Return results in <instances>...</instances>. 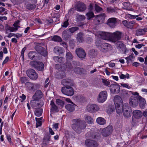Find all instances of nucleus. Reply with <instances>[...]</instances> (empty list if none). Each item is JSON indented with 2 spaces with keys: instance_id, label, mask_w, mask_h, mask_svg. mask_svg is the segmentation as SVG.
Returning a JSON list of instances; mask_svg holds the SVG:
<instances>
[{
  "instance_id": "f257e3e1",
  "label": "nucleus",
  "mask_w": 147,
  "mask_h": 147,
  "mask_svg": "<svg viewBox=\"0 0 147 147\" xmlns=\"http://www.w3.org/2000/svg\"><path fill=\"white\" fill-rule=\"evenodd\" d=\"M86 124L84 121H81L79 119H74V130L78 133L81 132L82 129L85 128Z\"/></svg>"
},
{
  "instance_id": "f03ea898",
  "label": "nucleus",
  "mask_w": 147,
  "mask_h": 147,
  "mask_svg": "<svg viewBox=\"0 0 147 147\" xmlns=\"http://www.w3.org/2000/svg\"><path fill=\"white\" fill-rule=\"evenodd\" d=\"M114 101L117 113L120 115L122 113V108L120 106L123 105L122 100L120 96L116 95L114 97Z\"/></svg>"
},
{
  "instance_id": "7ed1b4c3",
  "label": "nucleus",
  "mask_w": 147,
  "mask_h": 147,
  "mask_svg": "<svg viewBox=\"0 0 147 147\" xmlns=\"http://www.w3.org/2000/svg\"><path fill=\"white\" fill-rule=\"evenodd\" d=\"M122 110L125 117H129L131 116V109L127 103H125L123 105Z\"/></svg>"
},
{
  "instance_id": "20e7f679",
  "label": "nucleus",
  "mask_w": 147,
  "mask_h": 147,
  "mask_svg": "<svg viewBox=\"0 0 147 147\" xmlns=\"http://www.w3.org/2000/svg\"><path fill=\"white\" fill-rule=\"evenodd\" d=\"M30 65L37 70L42 71L44 69V65L43 63L40 62L32 61L30 63Z\"/></svg>"
},
{
  "instance_id": "39448f33",
  "label": "nucleus",
  "mask_w": 147,
  "mask_h": 147,
  "mask_svg": "<svg viewBox=\"0 0 147 147\" xmlns=\"http://www.w3.org/2000/svg\"><path fill=\"white\" fill-rule=\"evenodd\" d=\"M122 36V33L117 31L113 33H111V41L114 43L120 40Z\"/></svg>"
},
{
  "instance_id": "423d86ee",
  "label": "nucleus",
  "mask_w": 147,
  "mask_h": 147,
  "mask_svg": "<svg viewBox=\"0 0 147 147\" xmlns=\"http://www.w3.org/2000/svg\"><path fill=\"white\" fill-rule=\"evenodd\" d=\"M26 74L27 76L32 80H36L38 78V74L33 69H28L26 71Z\"/></svg>"
},
{
  "instance_id": "0eeeda50",
  "label": "nucleus",
  "mask_w": 147,
  "mask_h": 147,
  "mask_svg": "<svg viewBox=\"0 0 147 147\" xmlns=\"http://www.w3.org/2000/svg\"><path fill=\"white\" fill-rule=\"evenodd\" d=\"M107 93L106 91H103L98 94L97 99L98 102L102 103L104 102L107 99Z\"/></svg>"
},
{
  "instance_id": "6e6552de",
  "label": "nucleus",
  "mask_w": 147,
  "mask_h": 147,
  "mask_svg": "<svg viewBox=\"0 0 147 147\" xmlns=\"http://www.w3.org/2000/svg\"><path fill=\"white\" fill-rule=\"evenodd\" d=\"M72 86H67L66 87H63L61 88L62 92L64 94L71 96L74 94V90L71 87Z\"/></svg>"
},
{
  "instance_id": "1a4fd4ad",
  "label": "nucleus",
  "mask_w": 147,
  "mask_h": 147,
  "mask_svg": "<svg viewBox=\"0 0 147 147\" xmlns=\"http://www.w3.org/2000/svg\"><path fill=\"white\" fill-rule=\"evenodd\" d=\"M75 7L76 10L80 12L84 11L87 8L86 5L84 3L80 1L76 2Z\"/></svg>"
},
{
  "instance_id": "9d476101",
  "label": "nucleus",
  "mask_w": 147,
  "mask_h": 147,
  "mask_svg": "<svg viewBox=\"0 0 147 147\" xmlns=\"http://www.w3.org/2000/svg\"><path fill=\"white\" fill-rule=\"evenodd\" d=\"M30 104L32 107L34 109L41 107L43 105V102L41 100L33 99L30 102Z\"/></svg>"
},
{
  "instance_id": "9b49d317",
  "label": "nucleus",
  "mask_w": 147,
  "mask_h": 147,
  "mask_svg": "<svg viewBox=\"0 0 147 147\" xmlns=\"http://www.w3.org/2000/svg\"><path fill=\"white\" fill-rule=\"evenodd\" d=\"M100 109L99 107L96 104H93L88 105L87 107L88 111L91 113H94L98 111Z\"/></svg>"
},
{
  "instance_id": "f8f14e48",
  "label": "nucleus",
  "mask_w": 147,
  "mask_h": 147,
  "mask_svg": "<svg viewBox=\"0 0 147 147\" xmlns=\"http://www.w3.org/2000/svg\"><path fill=\"white\" fill-rule=\"evenodd\" d=\"M112 131V127L111 126H108L102 129L101 133L103 136L106 137L111 135Z\"/></svg>"
},
{
  "instance_id": "ddd939ff",
  "label": "nucleus",
  "mask_w": 147,
  "mask_h": 147,
  "mask_svg": "<svg viewBox=\"0 0 147 147\" xmlns=\"http://www.w3.org/2000/svg\"><path fill=\"white\" fill-rule=\"evenodd\" d=\"M35 50L41 55L46 56L47 55V52L43 47L39 46L36 45L35 47Z\"/></svg>"
},
{
  "instance_id": "4468645a",
  "label": "nucleus",
  "mask_w": 147,
  "mask_h": 147,
  "mask_svg": "<svg viewBox=\"0 0 147 147\" xmlns=\"http://www.w3.org/2000/svg\"><path fill=\"white\" fill-rule=\"evenodd\" d=\"M75 52L77 56L82 59L86 56L85 52L82 48L80 47L76 49Z\"/></svg>"
},
{
  "instance_id": "2eb2a0df",
  "label": "nucleus",
  "mask_w": 147,
  "mask_h": 147,
  "mask_svg": "<svg viewBox=\"0 0 147 147\" xmlns=\"http://www.w3.org/2000/svg\"><path fill=\"white\" fill-rule=\"evenodd\" d=\"M85 145L87 147H98V144L95 141L89 139L85 141Z\"/></svg>"
},
{
  "instance_id": "dca6fc26",
  "label": "nucleus",
  "mask_w": 147,
  "mask_h": 147,
  "mask_svg": "<svg viewBox=\"0 0 147 147\" xmlns=\"http://www.w3.org/2000/svg\"><path fill=\"white\" fill-rule=\"evenodd\" d=\"M51 136L49 134H47L44 136L41 145L42 146H46L48 145L49 143V142L51 141Z\"/></svg>"
},
{
  "instance_id": "f3484780",
  "label": "nucleus",
  "mask_w": 147,
  "mask_h": 147,
  "mask_svg": "<svg viewBox=\"0 0 147 147\" xmlns=\"http://www.w3.org/2000/svg\"><path fill=\"white\" fill-rule=\"evenodd\" d=\"M110 87V90L112 93L116 94L119 92L120 88L118 85L112 84Z\"/></svg>"
},
{
  "instance_id": "a211bd4d",
  "label": "nucleus",
  "mask_w": 147,
  "mask_h": 147,
  "mask_svg": "<svg viewBox=\"0 0 147 147\" xmlns=\"http://www.w3.org/2000/svg\"><path fill=\"white\" fill-rule=\"evenodd\" d=\"M25 85L26 88L28 90L34 91L36 90L35 86L36 87L38 85H35L34 83L27 82L26 83Z\"/></svg>"
},
{
  "instance_id": "6ab92c4d",
  "label": "nucleus",
  "mask_w": 147,
  "mask_h": 147,
  "mask_svg": "<svg viewBox=\"0 0 147 147\" xmlns=\"http://www.w3.org/2000/svg\"><path fill=\"white\" fill-rule=\"evenodd\" d=\"M101 38L105 40H110L111 41V33L101 32L100 33Z\"/></svg>"
},
{
  "instance_id": "aec40b11",
  "label": "nucleus",
  "mask_w": 147,
  "mask_h": 147,
  "mask_svg": "<svg viewBox=\"0 0 147 147\" xmlns=\"http://www.w3.org/2000/svg\"><path fill=\"white\" fill-rule=\"evenodd\" d=\"M42 96V93L41 91L39 90H36L32 96V99L34 100H38L41 98Z\"/></svg>"
},
{
  "instance_id": "412c9836",
  "label": "nucleus",
  "mask_w": 147,
  "mask_h": 147,
  "mask_svg": "<svg viewBox=\"0 0 147 147\" xmlns=\"http://www.w3.org/2000/svg\"><path fill=\"white\" fill-rule=\"evenodd\" d=\"M116 22V18H111L108 20L107 24L111 27L113 28L115 26Z\"/></svg>"
},
{
  "instance_id": "4be33fe9",
  "label": "nucleus",
  "mask_w": 147,
  "mask_h": 147,
  "mask_svg": "<svg viewBox=\"0 0 147 147\" xmlns=\"http://www.w3.org/2000/svg\"><path fill=\"white\" fill-rule=\"evenodd\" d=\"M100 50L103 52H106L108 51L109 48L111 47V45L107 43H103L100 45Z\"/></svg>"
},
{
  "instance_id": "5701e85b",
  "label": "nucleus",
  "mask_w": 147,
  "mask_h": 147,
  "mask_svg": "<svg viewBox=\"0 0 147 147\" xmlns=\"http://www.w3.org/2000/svg\"><path fill=\"white\" fill-rule=\"evenodd\" d=\"M62 84L65 87L67 86H73V80L70 79H63L61 82Z\"/></svg>"
},
{
  "instance_id": "b1692460",
  "label": "nucleus",
  "mask_w": 147,
  "mask_h": 147,
  "mask_svg": "<svg viewBox=\"0 0 147 147\" xmlns=\"http://www.w3.org/2000/svg\"><path fill=\"white\" fill-rule=\"evenodd\" d=\"M122 22L125 26L128 28H131L135 24V22L134 21H127L125 20L123 21Z\"/></svg>"
},
{
  "instance_id": "393cba45",
  "label": "nucleus",
  "mask_w": 147,
  "mask_h": 147,
  "mask_svg": "<svg viewBox=\"0 0 147 147\" xmlns=\"http://www.w3.org/2000/svg\"><path fill=\"white\" fill-rule=\"evenodd\" d=\"M24 2L25 4H27V3H37V0H17L15 4H20Z\"/></svg>"
},
{
  "instance_id": "a878e982",
  "label": "nucleus",
  "mask_w": 147,
  "mask_h": 147,
  "mask_svg": "<svg viewBox=\"0 0 147 147\" xmlns=\"http://www.w3.org/2000/svg\"><path fill=\"white\" fill-rule=\"evenodd\" d=\"M133 114L134 117L137 119L141 118L142 116V112L138 110L134 111L133 112Z\"/></svg>"
},
{
  "instance_id": "bb28decb",
  "label": "nucleus",
  "mask_w": 147,
  "mask_h": 147,
  "mask_svg": "<svg viewBox=\"0 0 147 147\" xmlns=\"http://www.w3.org/2000/svg\"><path fill=\"white\" fill-rule=\"evenodd\" d=\"M146 32H147V28L139 29L136 31V35L137 36L142 35L144 34Z\"/></svg>"
},
{
  "instance_id": "cd10ccee",
  "label": "nucleus",
  "mask_w": 147,
  "mask_h": 147,
  "mask_svg": "<svg viewBox=\"0 0 147 147\" xmlns=\"http://www.w3.org/2000/svg\"><path fill=\"white\" fill-rule=\"evenodd\" d=\"M129 103L133 107H135L138 105L137 100L136 98H131L129 100Z\"/></svg>"
},
{
  "instance_id": "c85d7f7f",
  "label": "nucleus",
  "mask_w": 147,
  "mask_h": 147,
  "mask_svg": "<svg viewBox=\"0 0 147 147\" xmlns=\"http://www.w3.org/2000/svg\"><path fill=\"white\" fill-rule=\"evenodd\" d=\"M50 105L51 106V111L52 112H58V107L54 103L53 100L51 101Z\"/></svg>"
},
{
  "instance_id": "c756f323",
  "label": "nucleus",
  "mask_w": 147,
  "mask_h": 147,
  "mask_svg": "<svg viewBox=\"0 0 147 147\" xmlns=\"http://www.w3.org/2000/svg\"><path fill=\"white\" fill-rule=\"evenodd\" d=\"M119 9L116 7H114L113 8L111 7H108L107 8V11L109 13H117Z\"/></svg>"
},
{
  "instance_id": "7c9ffc66",
  "label": "nucleus",
  "mask_w": 147,
  "mask_h": 147,
  "mask_svg": "<svg viewBox=\"0 0 147 147\" xmlns=\"http://www.w3.org/2000/svg\"><path fill=\"white\" fill-rule=\"evenodd\" d=\"M140 100L139 105L140 107L141 108H144L146 104V101L145 99L142 98L141 96H139L138 97Z\"/></svg>"
},
{
  "instance_id": "2f4dec72",
  "label": "nucleus",
  "mask_w": 147,
  "mask_h": 147,
  "mask_svg": "<svg viewBox=\"0 0 147 147\" xmlns=\"http://www.w3.org/2000/svg\"><path fill=\"white\" fill-rule=\"evenodd\" d=\"M97 51H95L94 49H92L89 51L88 55L90 58H93L95 57L97 55Z\"/></svg>"
},
{
  "instance_id": "473e14b6",
  "label": "nucleus",
  "mask_w": 147,
  "mask_h": 147,
  "mask_svg": "<svg viewBox=\"0 0 147 147\" xmlns=\"http://www.w3.org/2000/svg\"><path fill=\"white\" fill-rule=\"evenodd\" d=\"M35 4L32 3H27V4H25V5L27 9L29 10H32L36 8Z\"/></svg>"
},
{
  "instance_id": "72a5a7b5",
  "label": "nucleus",
  "mask_w": 147,
  "mask_h": 147,
  "mask_svg": "<svg viewBox=\"0 0 147 147\" xmlns=\"http://www.w3.org/2000/svg\"><path fill=\"white\" fill-rule=\"evenodd\" d=\"M96 122L99 124L104 125L106 123L105 120L101 117H98L96 119Z\"/></svg>"
},
{
  "instance_id": "f704fd0d",
  "label": "nucleus",
  "mask_w": 147,
  "mask_h": 147,
  "mask_svg": "<svg viewBox=\"0 0 147 147\" xmlns=\"http://www.w3.org/2000/svg\"><path fill=\"white\" fill-rule=\"evenodd\" d=\"M54 60L56 62L60 63H63L65 61V59L62 57L54 56L53 57Z\"/></svg>"
},
{
  "instance_id": "c9c22d12",
  "label": "nucleus",
  "mask_w": 147,
  "mask_h": 147,
  "mask_svg": "<svg viewBox=\"0 0 147 147\" xmlns=\"http://www.w3.org/2000/svg\"><path fill=\"white\" fill-rule=\"evenodd\" d=\"M54 51L57 54H60L63 53V50L61 47L57 46L54 48Z\"/></svg>"
},
{
  "instance_id": "e433bc0d",
  "label": "nucleus",
  "mask_w": 147,
  "mask_h": 147,
  "mask_svg": "<svg viewBox=\"0 0 147 147\" xmlns=\"http://www.w3.org/2000/svg\"><path fill=\"white\" fill-rule=\"evenodd\" d=\"M115 111V109L113 105H109L107 109V112L109 114H111Z\"/></svg>"
},
{
  "instance_id": "4c0bfd02",
  "label": "nucleus",
  "mask_w": 147,
  "mask_h": 147,
  "mask_svg": "<svg viewBox=\"0 0 147 147\" xmlns=\"http://www.w3.org/2000/svg\"><path fill=\"white\" fill-rule=\"evenodd\" d=\"M85 120L88 123L92 124L93 122V119L90 116L86 115Z\"/></svg>"
},
{
  "instance_id": "58836bf2",
  "label": "nucleus",
  "mask_w": 147,
  "mask_h": 147,
  "mask_svg": "<svg viewBox=\"0 0 147 147\" xmlns=\"http://www.w3.org/2000/svg\"><path fill=\"white\" fill-rule=\"evenodd\" d=\"M116 42V47L117 49H121L125 47V46L122 42L117 41Z\"/></svg>"
},
{
  "instance_id": "ea45409f",
  "label": "nucleus",
  "mask_w": 147,
  "mask_h": 147,
  "mask_svg": "<svg viewBox=\"0 0 147 147\" xmlns=\"http://www.w3.org/2000/svg\"><path fill=\"white\" fill-rule=\"evenodd\" d=\"M42 109H37L35 111V114L37 117L40 116L42 114Z\"/></svg>"
},
{
  "instance_id": "a19ab883",
  "label": "nucleus",
  "mask_w": 147,
  "mask_h": 147,
  "mask_svg": "<svg viewBox=\"0 0 147 147\" xmlns=\"http://www.w3.org/2000/svg\"><path fill=\"white\" fill-rule=\"evenodd\" d=\"M36 52L31 51H30L28 54V56L29 58L33 59L36 56Z\"/></svg>"
},
{
  "instance_id": "79ce46f5",
  "label": "nucleus",
  "mask_w": 147,
  "mask_h": 147,
  "mask_svg": "<svg viewBox=\"0 0 147 147\" xmlns=\"http://www.w3.org/2000/svg\"><path fill=\"white\" fill-rule=\"evenodd\" d=\"M65 108L68 111L72 112L74 110V105H72L68 104L65 106Z\"/></svg>"
},
{
  "instance_id": "37998d69",
  "label": "nucleus",
  "mask_w": 147,
  "mask_h": 147,
  "mask_svg": "<svg viewBox=\"0 0 147 147\" xmlns=\"http://www.w3.org/2000/svg\"><path fill=\"white\" fill-rule=\"evenodd\" d=\"M86 15L88 19H90L93 17L94 16V13L92 11H88V12L86 13Z\"/></svg>"
},
{
  "instance_id": "c03bdc74",
  "label": "nucleus",
  "mask_w": 147,
  "mask_h": 147,
  "mask_svg": "<svg viewBox=\"0 0 147 147\" xmlns=\"http://www.w3.org/2000/svg\"><path fill=\"white\" fill-rule=\"evenodd\" d=\"M82 36L83 34L82 33H79L78 34L77 38L79 42H82L83 41Z\"/></svg>"
},
{
  "instance_id": "a18cd8bd",
  "label": "nucleus",
  "mask_w": 147,
  "mask_h": 147,
  "mask_svg": "<svg viewBox=\"0 0 147 147\" xmlns=\"http://www.w3.org/2000/svg\"><path fill=\"white\" fill-rule=\"evenodd\" d=\"M18 34L10 33L9 34L7 37L8 38H10L13 36H14L18 38L22 36V35L21 34Z\"/></svg>"
},
{
  "instance_id": "49530a36",
  "label": "nucleus",
  "mask_w": 147,
  "mask_h": 147,
  "mask_svg": "<svg viewBox=\"0 0 147 147\" xmlns=\"http://www.w3.org/2000/svg\"><path fill=\"white\" fill-rule=\"evenodd\" d=\"M66 60H67L72 61L73 59V56L72 54L70 52H68L66 54Z\"/></svg>"
},
{
  "instance_id": "de8ad7c7",
  "label": "nucleus",
  "mask_w": 147,
  "mask_h": 147,
  "mask_svg": "<svg viewBox=\"0 0 147 147\" xmlns=\"http://www.w3.org/2000/svg\"><path fill=\"white\" fill-rule=\"evenodd\" d=\"M53 40L57 42H61L62 41V39L61 38L58 36H54L52 38Z\"/></svg>"
},
{
  "instance_id": "09e8293b",
  "label": "nucleus",
  "mask_w": 147,
  "mask_h": 147,
  "mask_svg": "<svg viewBox=\"0 0 147 147\" xmlns=\"http://www.w3.org/2000/svg\"><path fill=\"white\" fill-rule=\"evenodd\" d=\"M35 119L36 122V127H38L41 125V122L40 121L42 119V117L39 118L36 117Z\"/></svg>"
},
{
  "instance_id": "8fccbe9b",
  "label": "nucleus",
  "mask_w": 147,
  "mask_h": 147,
  "mask_svg": "<svg viewBox=\"0 0 147 147\" xmlns=\"http://www.w3.org/2000/svg\"><path fill=\"white\" fill-rule=\"evenodd\" d=\"M124 7L123 8L129 11H131V8L129 7V4L127 2H124L123 3Z\"/></svg>"
},
{
  "instance_id": "3c124183",
  "label": "nucleus",
  "mask_w": 147,
  "mask_h": 147,
  "mask_svg": "<svg viewBox=\"0 0 147 147\" xmlns=\"http://www.w3.org/2000/svg\"><path fill=\"white\" fill-rule=\"evenodd\" d=\"M94 8L96 11L97 12H100L103 10V9L102 8L96 4H95Z\"/></svg>"
},
{
  "instance_id": "603ef678",
  "label": "nucleus",
  "mask_w": 147,
  "mask_h": 147,
  "mask_svg": "<svg viewBox=\"0 0 147 147\" xmlns=\"http://www.w3.org/2000/svg\"><path fill=\"white\" fill-rule=\"evenodd\" d=\"M76 19L79 21H81L84 20L85 18V17L84 15H77L76 16Z\"/></svg>"
},
{
  "instance_id": "864d4df0",
  "label": "nucleus",
  "mask_w": 147,
  "mask_h": 147,
  "mask_svg": "<svg viewBox=\"0 0 147 147\" xmlns=\"http://www.w3.org/2000/svg\"><path fill=\"white\" fill-rule=\"evenodd\" d=\"M56 102L58 105H60L61 106H63L64 105V102L60 99H57Z\"/></svg>"
},
{
  "instance_id": "5fc2aeb1",
  "label": "nucleus",
  "mask_w": 147,
  "mask_h": 147,
  "mask_svg": "<svg viewBox=\"0 0 147 147\" xmlns=\"http://www.w3.org/2000/svg\"><path fill=\"white\" fill-rule=\"evenodd\" d=\"M66 68L69 69H71L72 68L71 62L69 60L66 61Z\"/></svg>"
},
{
  "instance_id": "6e6d98bb",
  "label": "nucleus",
  "mask_w": 147,
  "mask_h": 147,
  "mask_svg": "<svg viewBox=\"0 0 147 147\" xmlns=\"http://www.w3.org/2000/svg\"><path fill=\"white\" fill-rule=\"evenodd\" d=\"M133 56L132 55H130L129 57H126L125 59L127 60V62L128 64L129 61H133Z\"/></svg>"
},
{
  "instance_id": "4d7b16f0",
  "label": "nucleus",
  "mask_w": 147,
  "mask_h": 147,
  "mask_svg": "<svg viewBox=\"0 0 147 147\" xmlns=\"http://www.w3.org/2000/svg\"><path fill=\"white\" fill-rule=\"evenodd\" d=\"M28 78L27 77H23L20 78V81L22 84L24 83L27 81Z\"/></svg>"
},
{
  "instance_id": "13d9d810",
  "label": "nucleus",
  "mask_w": 147,
  "mask_h": 147,
  "mask_svg": "<svg viewBox=\"0 0 147 147\" xmlns=\"http://www.w3.org/2000/svg\"><path fill=\"white\" fill-rule=\"evenodd\" d=\"M102 82L106 86H108L110 82L105 79H102Z\"/></svg>"
},
{
  "instance_id": "bf43d9fd",
  "label": "nucleus",
  "mask_w": 147,
  "mask_h": 147,
  "mask_svg": "<svg viewBox=\"0 0 147 147\" xmlns=\"http://www.w3.org/2000/svg\"><path fill=\"white\" fill-rule=\"evenodd\" d=\"M56 68L59 70H60L62 69V65L61 64H56L55 65Z\"/></svg>"
},
{
  "instance_id": "052dcab7",
  "label": "nucleus",
  "mask_w": 147,
  "mask_h": 147,
  "mask_svg": "<svg viewBox=\"0 0 147 147\" xmlns=\"http://www.w3.org/2000/svg\"><path fill=\"white\" fill-rule=\"evenodd\" d=\"M49 78H47L46 79L45 83V87H47L49 85Z\"/></svg>"
},
{
  "instance_id": "680f3d73",
  "label": "nucleus",
  "mask_w": 147,
  "mask_h": 147,
  "mask_svg": "<svg viewBox=\"0 0 147 147\" xmlns=\"http://www.w3.org/2000/svg\"><path fill=\"white\" fill-rule=\"evenodd\" d=\"M69 24L68 22L67 21H66L64 22L63 24L62 25V27H66Z\"/></svg>"
},
{
  "instance_id": "e2e57ef3",
  "label": "nucleus",
  "mask_w": 147,
  "mask_h": 147,
  "mask_svg": "<svg viewBox=\"0 0 147 147\" xmlns=\"http://www.w3.org/2000/svg\"><path fill=\"white\" fill-rule=\"evenodd\" d=\"M93 4L92 3L90 4L88 8V11H92V10L93 9Z\"/></svg>"
},
{
  "instance_id": "0e129e2a",
  "label": "nucleus",
  "mask_w": 147,
  "mask_h": 147,
  "mask_svg": "<svg viewBox=\"0 0 147 147\" xmlns=\"http://www.w3.org/2000/svg\"><path fill=\"white\" fill-rule=\"evenodd\" d=\"M81 69L79 67H76L74 69V71L77 73H79L81 70Z\"/></svg>"
},
{
  "instance_id": "69168bd1",
  "label": "nucleus",
  "mask_w": 147,
  "mask_h": 147,
  "mask_svg": "<svg viewBox=\"0 0 147 147\" xmlns=\"http://www.w3.org/2000/svg\"><path fill=\"white\" fill-rule=\"evenodd\" d=\"M121 84V85L123 87L129 89L131 88V87L130 86L128 85L127 84Z\"/></svg>"
},
{
  "instance_id": "338daca9",
  "label": "nucleus",
  "mask_w": 147,
  "mask_h": 147,
  "mask_svg": "<svg viewBox=\"0 0 147 147\" xmlns=\"http://www.w3.org/2000/svg\"><path fill=\"white\" fill-rule=\"evenodd\" d=\"M6 9H5L4 8L2 7H0V13H1L2 12H4V13H5V14L6 15L7 14V12H6L5 11Z\"/></svg>"
},
{
  "instance_id": "774afa93",
  "label": "nucleus",
  "mask_w": 147,
  "mask_h": 147,
  "mask_svg": "<svg viewBox=\"0 0 147 147\" xmlns=\"http://www.w3.org/2000/svg\"><path fill=\"white\" fill-rule=\"evenodd\" d=\"M74 13V8H71L69 11L68 13L70 16L72 15Z\"/></svg>"
}]
</instances>
